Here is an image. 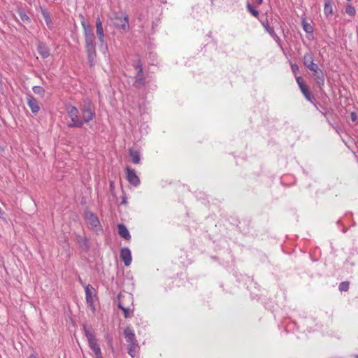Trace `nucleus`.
<instances>
[{
    "instance_id": "7c9ffc66",
    "label": "nucleus",
    "mask_w": 358,
    "mask_h": 358,
    "mask_svg": "<svg viewBox=\"0 0 358 358\" xmlns=\"http://www.w3.org/2000/svg\"><path fill=\"white\" fill-rule=\"evenodd\" d=\"M307 69L313 72L315 71L319 70L320 68L318 67V65L316 63L313 62V64L309 65L307 67Z\"/></svg>"
},
{
    "instance_id": "f704fd0d",
    "label": "nucleus",
    "mask_w": 358,
    "mask_h": 358,
    "mask_svg": "<svg viewBox=\"0 0 358 358\" xmlns=\"http://www.w3.org/2000/svg\"><path fill=\"white\" fill-rule=\"evenodd\" d=\"M350 117L352 122H355L357 120V115L355 112H352L350 114Z\"/></svg>"
},
{
    "instance_id": "c85d7f7f",
    "label": "nucleus",
    "mask_w": 358,
    "mask_h": 358,
    "mask_svg": "<svg viewBox=\"0 0 358 358\" xmlns=\"http://www.w3.org/2000/svg\"><path fill=\"white\" fill-rule=\"evenodd\" d=\"M349 289V282H342L339 285L340 291H348Z\"/></svg>"
},
{
    "instance_id": "f03ea898",
    "label": "nucleus",
    "mask_w": 358,
    "mask_h": 358,
    "mask_svg": "<svg viewBox=\"0 0 358 358\" xmlns=\"http://www.w3.org/2000/svg\"><path fill=\"white\" fill-rule=\"evenodd\" d=\"M84 29L85 49L87 54V60L90 66H93L96 62L95 36L90 25L84 20L81 22Z\"/></svg>"
},
{
    "instance_id": "39448f33",
    "label": "nucleus",
    "mask_w": 358,
    "mask_h": 358,
    "mask_svg": "<svg viewBox=\"0 0 358 358\" xmlns=\"http://www.w3.org/2000/svg\"><path fill=\"white\" fill-rule=\"evenodd\" d=\"M96 34L97 38L100 42V45H103L105 42V40H104L105 35H104L102 22L99 17H98L96 20Z\"/></svg>"
},
{
    "instance_id": "412c9836",
    "label": "nucleus",
    "mask_w": 358,
    "mask_h": 358,
    "mask_svg": "<svg viewBox=\"0 0 358 358\" xmlns=\"http://www.w3.org/2000/svg\"><path fill=\"white\" fill-rule=\"evenodd\" d=\"M129 154L131 157V161L134 164H139L141 158H140V154L138 151L130 149L129 150Z\"/></svg>"
},
{
    "instance_id": "bb28decb",
    "label": "nucleus",
    "mask_w": 358,
    "mask_h": 358,
    "mask_svg": "<svg viewBox=\"0 0 358 358\" xmlns=\"http://www.w3.org/2000/svg\"><path fill=\"white\" fill-rule=\"evenodd\" d=\"M324 76V73L320 69L313 72V77L315 78V80H317L319 78L322 77Z\"/></svg>"
},
{
    "instance_id": "e433bc0d",
    "label": "nucleus",
    "mask_w": 358,
    "mask_h": 358,
    "mask_svg": "<svg viewBox=\"0 0 358 358\" xmlns=\"http://www.w3.org/2000/svg\"><path fill=\"white\" fill-rule=\"evenodd\" d=\"M28 358H38L36 357V355H35L34 354H31L29 356Z\"/></svg>"
},
{
    "instance_id": "6ab92c4d",
    "label": "nucleus",
    "mask_w": 358,
    "mask_h": 358,
    "mask_svg": "<svg viewBox=\"0 0 358 358\" xmlns=\"http://www.w3.org/2000/svg\"><path fill=\"white\" fill-rule=\"evenodd\" d=\"M300 90H301L303 95L306 99V100L310 101V103H313V96L311 92L309 91L307 85H306L304 87H301Z\"/></svg>"
},
{
    "instance_id": "cd10ccee",
    "label": "nucleus",
    "mask_w": 358,
    "mask_h": 358,
    "mask_svg": "<svg viewBox=\"0 0 358 358\" xmlns=\"http://www.w3.org/2000/svg\"><path fill=\"white\" fill-rule=\"evenodd\" d=\"M315 82H316V85L322 90L323 86L324 85V76L315 80Z\"/></svg>"
},
{
    "instance_id": "473e14b6",
    "label": "nucleus",
    "mask_w": 358,
    "mask_h": 358,
    "mask_svg": "<svg viewBox=\"0 0 358 358\" xmlns=\"http://www.w3.org/2000/svg\"><path fill=\"white\" fill-rule=\"evenodd\" d=\"M291 69L294 74H296V72L299 71V66L296 64H291Z\"/></svg>"
},
{
    "instance_id": "9b49d317",
    "label": "nucleus",
    "mask_w": 358,
    "mask_h": 358,
    "mask_svg": "<svg viewBox=\"0 0 358 358\" xmlns=\"http://www.w3.org/2000/svg\"><path fill=\"white\" fill-rule=\"evenodd\" d=\"M123 334L128 343L137 342L134 331L129 327H127L123 331Z\"/></svg>"
},
{
    "instance_id": "f257e3e1",
    "label": "nucleus",
    "mask_w": 358,
    "mask_h": 358,
    "mask_svg": "<svg viewBox=\"0 0 358 358\" xmlns=\"http://www.w3.org/2000/svg\"><path fill=\"white\" fill-rule=\"evenodd\" d=\"M66 110L71 120L69 124V127L80 128L85 123L90 122L95 117V107L88 99L83 100L80 106V110L72 105L66 106Z\"/></svg>"
},
{
    "instance_id": "f8f14e48",
    "label": "nucleus",
    "mask_w": 358,
    "mask_h": 358,
    "mask_svg": "<svg viewBox=\"0 0 358 358\" xmlns=\"http://www.w3.org/2000/svg\"><path fill=\"white\" fill-rule=\"evenodd\" d=\"M37 50L39 55L43 59H45L50 56V50L45 43L43 42H39L38 43Z\"/></svg>"
},
{
    "instance_id": "a878e982",
    "label": "nucleus",
    "mask_w": 358,
    "mask_h": 358,
    "mask_svg": "<svg viewBox=\"0 0 358 358\" xmlns=\"http://www.w3.org/2000/svg\"><path fill=\"white\" fill-rule=\"evenodd\" d=\"M18 15L20 17V20L23 22H29V17H28V15L24 13L23 11L22 10H20L18 12Z\"/></svg>"
},
{
    "instance_id": "20e7f679",
    "label": "nucleus",
    "mask_w": 358,
    "mask_h": 358,
    "mask_svg": "<svg viewBox=\"0 0 358 358\" xmlns=\"http://www.w3.org/2000/svg\"><path fill=\"white\" fill-rule=\"evenodd\" d=\"M85 219L90 224L92 229L94 231H99L101 229V225L98 217L91 212L85 213Z\"/></svg>"
},
{
    "instance_id": "ddd939ff",
    "label": "nucleus",
    "mask_w": 358,
    "mask_h": 358,
    "mask_svg": "<svg viewBox=\"0 0 358 358\" xmlns=\"http://www.w3.org/2000/svg\"><path fill=\"white\" fill-rule=\"evenodd\" d=\"M314 62V54L310 50L307 52L303 57V65L307 68L309 65Z\"/></svg>"
},
{
    "instance_id": "f3484780",
    "label": "nucleus",
    "mask_w": 358,
    "mask_h": 358,
    "mask_svg": "<svg viewBox=\"0 0 358 358\" xmlns=\"http://www.w3.org/2000/svg\"><path fill=\"white\" fill-rule=\"evenodd\" d=\"M134 86L137 88H140L145 85V78L143 74L137 73L135 76Z\"/></svg>"
},
{
    "instance_id": "b1692460",
    "label": "nucleus",
    "mask_w": 358,
    "mask_h": 358,
    "mask_svg": "<svg viewBox=\"0 0 358 358\" xmlns=\"http://www.w3.org/2000/svg\"><path fill=\"white\" fill-rule=\"evenodd\" d=\"M345 13L348 15H350L351 17H354L356 14V10L354 6H352L351 5H348L345 7Z\"/></svg>"
},
{
    "instance_id": "a211bd4d",
    "label": "nucleus",
    "mask_w": 358,
    "mask_h": 358,
    "mask_svg": "<svg viewBox=\"0 0 358 358\" xmlns=\"http://www.w3.org/2000/svg\"><path fill=\"white\" fill-rule=\"evenodd\" d=\"M138 349V345L137 342L128 343L127 352H128V354L131 357H135Z\"/></svg>"
},
{
    "instance_id": "7ed1b4c3",
    "label": "nucleus",
    "mask_w": 358,
    "mask_h": 358,
    "mask_svg": "<svg viewBox=\"0 0 358 358\" xmlns=\"http://www.w3.org/2000/svg\"><path fill=\"white\" fill-rule=\"evenodd\" d=\"M83 331L88 341L90 348L94 354L95 358H102V353L99 345L95 337L94 331L86 325L83 326Z\"/></svg>"
},
{
    "instance_id": "4468645a",
    "label": "nucleus",
    "mask_w": 358,
    "mask_h": 358,
    "mask_svg": "<svg viewBox=\"0 0 358 358\" xmlns=\"http://www.w3.org/2000/svg\"><path fill=\"white\" fill-rule=\"evenodd\" d=\"M117 228L118 233L121 237L126 240H129L131 238V235L125 225L123 224H118Z\"/></svg>"
},
{
    "instance_id": "9d476101",
    "label": "nucleus",
    "mask_w": 358,
    "mask_h": 358,
    "mask_svg": "<svg viewBox=\"0 0 358 358\" xmlns=\"http://www.w3.org/2000/svg\"><path fill=\"white\" fill-rule=\"evenodd\" d=\"M127 171L128 181L134 186L137 187L140 184V179L135 171L129 168H127Z\"/></svg>"
},
{
    "instance_id": "c756f323",
    "label": "nucleus",
    "mask_w": 358,
    "mask_h": 358,
    "mask_svg": "<svg viewBox=\"0 0 358 358\" xmlns=\"http://www.w3.org/2000/svg\"><path fill=\"white\" fill-rule=\"evenodd\" d=\"M135 69L137 70V73H143V67L142 64L140 60H138L136 64L134 65Z\"/></svg>"
},
{
    "instance_id": "2eb2a0df",
    "label": "nucleus",
    "mask_w": 358,
    "mask_h": 358,
    "mask_svg": "<svg viewBox=\"0 0 358 358\" xmlns=\"http://www.w3.org/2000/svg\"><path fill=\"white\" fill-rule=\"evenodd\" d=\"M93 287H91L90 285H87L85 289V296H86V301L87 303L90 306H92L93 304V299H92V294H93Z\"/></svg>"
},
{
    "instance_id": "aec40b11",
    "label": "nucleus",
    "mask_w": 358,
    "mask_h": 358,
    "mask_svg": "<svg viewBox=\"0 0 358 358\" xmlns=\"http://www.w3.org/2000/svg\"><path fill=\"white\" fill-rule=\"evenodd\" d=\"M324 12L326 15H331L333 13L332 2L331 0H325Z\"/></svg>"
},
{
    "instance_id": "4be33fe9",
    "label": "nucleus",
    "mask_w": 358,
    "mask_h": 358,
    "mask_svg": "<svg viewBox=\"0 0 358 358\" xmlns=\"http://www.w3.org/2000/svg\"><path fill=\"white\" fill-rule=\"evenodd\" d=\"M246 8L248 12H250L254 17H257L259 16V11L255 9L251 3H248Z\"/></svg>"
},
{
    "instance_id": "c9c22d12",
    "label": "nucleus",
    "mask_w": 358,
    "mask_h": 358,
    "mask_svg": "<svg viewBox=\"0 0 358 358\" xmlns=\"http://www.w3.org/2000/svg\"><path fill=\"white\" fill-rule=\"evenodd\" d=\"M122 204H127V197L126 196H123L122 197V202H121Z\"/></svg>"
},
{
    "instance_id": "1a4fd4ad",
    "label": "nucleus",
    "mask_w": 358,
    "mask_h": 358,
    "mask_svg": "<svg viewBox=\"0 0 358 358\" xmlns=\"http://www.w3.org/2000/svg\"><path fill=\"white\" fill-rule=\"evenodd\" d=\"M27 101L31 112L35 114L37 113L40 110L37 100L32 95L28 94L27 96Z\"/></svg>"
},
{
    "instance_id": "dca6fc26",
    "label": "nucleus",
    "mask_w": 358,
    "mask_h": 358,
    "mask_svg": "<svg viewBox=\"0 0 358 358\" xmlns=\"http://www.w3.org/2000/svg\"><path fill=\"white\" fill-rule=\"evenodd\" d=\"M122 295H119L118 296V304H117V306L120 309H121L123 313H124V315L126 318H128L129 317H131V313H130V308H126L123 306V303L122 301H121V299H122Z\"/></svg>"
},
{
    "instance_id": "6e6552de",
    "label": "nucleus",
    "mask_w": 358,
    "mask_h": 358,
    "mask_svg": "<svg viewBox=\"0 0 358 358\" xmlns=\"http://www.w3.org/2000/svg\"><path fill=\"white\" fill-rule=\"evenodd\" d=\"M262 25L265 28L266 31L270 34V36L275 40L278 45L282 49L281 40L279 36L275 34L273 27H271L268 22H263Z\"/></svg>"
},
{
    "instance_id": "72a5a7b5",
    "label": "nucleus",
    "mask_w": 358,
    "mask_h": 358,
    "mask_svg": "<svg viewBox=\"0 0 358 358\" xmlns=\"http://www.w3.org/2000/svg\"><path fill=\"white\" fill-rule=\"evenodd\" d=\"M43 16L45 17V22H46L47 24L49 25V24L51 22L50 17L49 15L47 13H43Z\"/></svg>"
},
{
    "instance_id": "5701e85b",
    "label": "nucleus",
    "mask_w": 358,
    "mask_h": 358,
    "mask_svg": "<svg viewBox=\"0 0 358 358\" xmlns=\"http://www.w3.org/2000/svg\"><path fill=\"white\" fill-rule=\"evenodd\" d=\"M302 26H303V30L306 33L311 34V33L313 32V26L310 24H309L307 22H306L305 20L302 21Z\"/></svg>"
},
{
    "instance_id": "0eeeda50",
    "label": "nucleus",
    "mask_w": 358,
    "mask_h": 358,
    "mask_svg": "<svg viewBox=\"0 0 358 358\" xmlns=\"http://www.w3.org/2000/svg\"><path fill=\"white\" fill-rule=\"evenodd\" d=\"M120 258L124 262L125 266H128L131 263V254L128 248H123L120 251Z\"/></svg>"
},
{
    "instance_id": "393cba45",
    "label": "nucleus",
    "mask_w": 358,
    "mask_h": 358,
    "mask_svg": "<svg viewBox=\"0 0 358 358\" xmlns=\"http://www.w3.org/2000/svg\"><path fill=\"white\" fill-rule=\"evenodd\" d=\"M33 90V92L36 94H38L40 95L41 96H44L45 95V90L44 89L41 87V86H34L32 88Z\"/></svg>"
},
{
    "instance_id": "4c0bfd02",
    "label": "nucleus",
    "mask_w": 358,
    "mask_h": 358,
    "mask_svg": "<svg viewBox=\"0 0 358 358\" xmlns=\"http://www.w3.org/2000/svg\"><path fill=\"white\" fill-rule=\"evenodd\" d=\"M256 2H257V3H258V4H262V2H263V0H257V1H256Z\"/></svg>"
},
{
    "instance_id": "2f4dec72",
    "label": "nucleus",
    "mask_w": 358,
    "mask_h": 358,
    "mask_svg": "<svg viewBox=\"0 0 358 358\" xmlns=\"http://www.w3.org/2000/svg\"><path fill=\"white\" fill-rule=\"evenodd\" d=\"M296 83L300 89L306 85V84L304 83L303 80L301 77H300V76L296 77Z\"/></svg>"
},
{
    "instance_id": "423d86ee",
    "label": "nucleus",
    "mask_w": 358,
    "mask_h": 358,
    "mask_svg": "<svg viewBox=\"0 0 358 358\" xmlns=\"http://www.w3.org/2000/svg\"><path fill=\"white\" fill-rule=\"evenodd\" d=\"M114 24L126 31L129 27V21L127 15L116 16L114 19Z\"/></svg>"
}]
</instances>
